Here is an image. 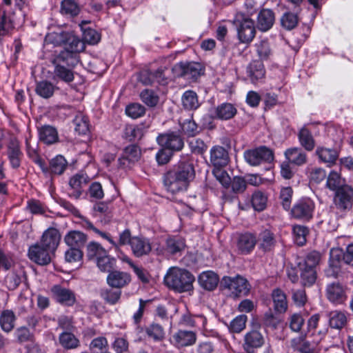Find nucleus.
Returning <instances> with one entry per match:
<instances>
[{
  "mask_svg": "<svg viewBox=\"0 0 353 353\" xmlns=\"http://www.w3.org/2000/svg\"><path fill=\"white\" fill-rule=\"evenodd\" d=\"M99 269L103 272H110L114 268L115 259L110 257L108 253L96 261Z\"/></svg>",
  "mask_w": 353,
  "mask_h": 353,
  "instance_id": "obj_55",
  "label": "nucleus"
},
{
  "mask_svg": "<svg viewBox=\"0 0 353 353\" xmlns=\"http://www.w3.org/2000/svg\"><path fill=\"white\" fill-rule=\"evenodd\" d=\"M300 145L307 151H312L315 147V141L311 132L306 128H302L298 133Z\"/></svg>",
  "mask_w": 353,
  "mask_h": 353,
  "instance_id": "obj_39",
  "label": "nucleus"
},
{
  "mask_svg": "<svg viewBox=\"0 0 353 353\" xmlns=\"http://www.w3.org/2000/svg\"><path fill=\"white\" fill-rule=\"evenodd\" d=\"M223 289L228 290L234 296H247L250 291V285L244 277L236 275L234 277L224 276L220 282Z\"/></svg>",
  "mask_w": 353,
  "mask_h": 353,
  "instance_id": "obj_5",
  "label": "nucleus"
},
{
  "mask_svg": "<svg viewBox=\"0 0 353 353\" xmlns=\"http://www.w3.org/2000/svg\"><path fill=\"white\" fill-rule=\"evenodd\" d=\"M142 101L150 107H154L159 102V97L152 90L145 89L140 94Z\"/></svg>",
  "mask_w": 353,
  "mask_h": 353,
  "instance_id": "obj_59",
  "label": "nucleus"
},
{
  "mask_svg": "<svg viewBox=\"0 0 353 353\" xmlns=\"http://www.w3.org/2000/svg\"><path fill=\"white\" fill-rule=\"evenodd\" d=\"M194 280V275L189 271L177 267L169 268L163 279L168 288L179 293L192 290Z\"/></svg>",
  "mask_w": 353,
  "mask_h": 353,
  "instance_id": "obj_2",
  "label": "nucleus"
},
{
  "mask_svg": "<svg viewBox=\"0 0 353 353\" xmlns=\"http://www.w3.org/2000/svg\"><path fill=\"white\" fill-rule=\"evenodd\" d=\"M7 156L11 167L13 169H18L21 165L23 153L17 141H10L8 145Z\"/></svg>",
  "mask_w": 353,
  "mask_h": 353,
  "instance_id": "obj_23",
  "label": "nucleus"
},
{
  "mask_svg": "<svg viewBox=\"0 0 353 353\" xmlns=\"http://www.w3.org/2000/svg\"><path fill=\"white\" fill-rule=\"evenodd\" d=\"M314 209L315 203L310 198H301L294 204L291 215L296 219L309 221L313 216Z\"/></svg>",
  "mask_w": 353,
  "mask_h": 353,
  "instance_id": "obj_6",
  "label": "nucleus"
},
{
  "mask_svg": "<svg viewBox=\"0 0 353 353\" xmlns=\"http://www.w3.org/2000/svg\"><path fill=\"white\" fill-rule=\"evenodd\" d=\"M79 63L78 57L67 51H61L54 59V74L62 81L70 83L74 79L71 69Z\"/></svg>",
  "mask_w": 353,
  "mask_h": 353,
  "instance_id": "obj_3",
  "label": "nucleus"
},
{
  "mask_svg": "<svg viewBox=\"0 0 353 353\" xmlns=\"http://www.w3.org/2000/svg\"><path fill=\"white\" fill-rule=\"evenodd\" d=\"M281 26L287 30L294 29L298 24L299 19L296 14L290 12H285L280 19Z\"/></svg>",
  "mask_w": 353,
  "mask_h": 353,
  "instance_id": "obj_54",
  "label": "nucleus"
},
{
  "mask_svg": "<svg viewBox=\"0 0 353 353\" xmlns=\"http://www.w3.org/2000/svg\"><path fill=\"white\" fill-rule=\"evenodd\" d=\"M264 343V339L261 332L252 330L244 336L243 350L247 353H256L255 350L261 347Z\"/></svg>",
  "mask_w": 353,
  "mask_h": 353,
  "instance_id": "obj_14",
  "label": "nucleus"
},
{
  "mask_svg": "<svg viewBox=\"0 0 353 353\" xmlns=\"http://www.w3.org/2000/svg\"><path fill=\"white\" fill-rule=\"evenodd\" d=\"M100 296L107 303L114 305L119 301L121 291L119 289H102L100 292Z\"/></svg>",
  "mask_w": 353,
  "mask_h": 353,
  "instance_id": "obj_50",
  "label": "nucleus"
},
{
  "mask_svg": "<svg viewBox=\"0 0 353 353\" xmlns=\"http://www.w3.org/2000/svg\"><path fill=\"white\" fill-rule=\"evenodd\" d=\"M274 310L276 313L283 314L288 310L287 297L281 289H274L272 292Z\"/></svg>",
  "mask_w": 353,
  "mask_h": 353,
  "instance_id": "obj_31",
  "label": "nucleus"
},
{
  "mask_svg": "<svg viewBox=\"0 0 353 353\" xmlns=\"http://www.w3.org/2000/svg\"><path fill=\"white\" fill-rule=\"evenodd\" d=\"M176 67L180 70L181 76L192 80H196L200 76L202 70L201 64L196 62L181 63Z\"/></svg>",
  "mask_w": 353,
  "mask_h": 353,
  "instance_id": "obj_24",
  "label": "nucleus"
},
{
  "mask_svg": "<svg viewBox=\"0 0 353 353\" xmlns=\"http://www.w3.org/2000/svg\"><path fill=\"white\" fill-rule=\"evenodd\" d=\"M285 156L288 162L298 166L306 163L307 161L306 153L301 148L296 147L288 149L285 152Z\"/></svg>",
  "mask_w": 353,
  "mask_h": 353,
  "instance_id": "obj_33",
  "label": "nucleus"
},
{
  "mask_svg": "<svg viewBox=\"0 0 353 353\" xmlns=\"http://www.w3.org/2000/svg\"><path fill=\"white\" fill-rule=\"evenodd\" d=\"M247 73L253 83L263 79L265 70L263 61L260 60L252 61L247 67Z\"/></svg>",
  "mask_w": 353,
  "mask_h": 353,
  "instance_id": "obj_27",
  "label": "nucleus"
},
{
  "mask_svg": "<svg viewBox=\"0 0 353 353\" xmlns=\"http://www.w3.org/2000/svg\"><path fill=\"white\" fill-rule=\"evenodd\" d=\"M90 177L86 173L79 172L73 175L69 181V186L72 192L69 193L70 197L79 199L82 193L83 188L90 182Z\"/></svg>",
  "mask_w": 353,
  "mask_h": 353,
  "instance_id": "obj_10",
  "label": "nucleus"
},
{
  "mask_svg": "<svg viewBox=\"0 0 353 353\" xmlns=\"http://www.w3.org/2000/svg\"><path fill=\"white\" fill-rule=\"evenodd\" d=\"M325 296L329 301L334 304H342L347 299L345 288L336 281L327 285Z\"/></svg>",
  "mask_w": 353,
  "mask_h": 353,
  "instance_id": "obj_9",
  "label": "nucleus"
},
{
  "mask_svg": "<svg viewBox=\"0 0 353 353\" xmlns=\"http://www.w3.org/2000/svg\"><path fill=\"white\" fill-rule=\"evenodd\" d=\"M106 281L109 286L120 290L130 283L131 276L128 272L112 270L109 272Z\"/></svg>",
  "mask_w": 353,
  "mask_h": 353,
  "instance_id": "obj_15",
  "label": "nucleus"
},
{
  "mask_svg": "<svg viewBox=\"0 0 353 353\" xmlns=\"http://www.w3.org/2000/svg\"><path fill=\"white\" fill-rule=\"evenodd\" d=\"M180 126L182 133L188 137H193L201 132V128L193 119L192 114L190 119L181 122Z\"/></svg>",
  "mask_w": 353,
  "mask_h": 353,
  "instance_id": "obj_40",
  "label": "nucleus"
},
{
  "mask_svg": "<svg viewBox=\"0 0 353 353\" xmlns=\"http://www.w3.org/2000/svg\"><path fill=\"white\" fill-rule=\"evenodd\" d=\"M68 32L61 31L59 32H53L48 34L46 37V40L54 44V46H61L67 42V37H68Z\"/></svg>",
  "mask_w": 353,
  "mask_h": 353,
  "instance_id": "obj_57",
  "label": "nucleus"
},
{
  "mask_svg": "<svg viewBox=\"0 0 353 353\" xmlns=\"http://www.w3.org/2000/svg\"><path fill=\"white\" fill-rule=\"evenodd\" d=\"M65 45L67 46V48L63 51L72 53L79 58L77 53L83 50V44L78 37L69 32Z\"/></svg>",
  "mask_w": 353,
  "mask_h": 353,
  "instance_id": "obj_48",
  "label": "nucleus"
},
{
  "mask_svg": "<svg viewBox=\"0 0 353 353\" xmlns=\"http://www.w3.org/2000/svg\"><path fill=\"white\" fill-rule=\"evenodd\" d=\"M321 259V254L317 251H312L298 263V267H304L316 270Z\"/></svg>",
  "mask_w": 353,
  "mask_h": 353,
  "instance_id": "obj_41",
  "label": "nucleus"
},
{
  "mask_svg": "<svg viewBox=\"0 0 353 353\" xmlns=\"http://www.w3.org/2000/svg\"><path fill=\"white\" fill-rule=\"evenodd\" d=\"M185 247V241L181 238L170 237L166 240L165 250L171 254L181 252Z\"/></svg>",
  "mask_w": 353,
  "mask_h": 353,
  "instance_id": "obj_43",
  "label": "nucleus"
},
{
  "mask_svg": "<svg viewBox=\"0 0 353 353\" xmlns=\"http://www.w3.org/2000/svg\"><path fill=\"white\" fill-rule=\"evenodd\" d=\"M334 202L340 210L350 209L353 204V188L348 185L334 192Z\"/></svg>",
  "mask_w": 353,
  "mask_h": 353,
  "instance_id": "obj_12",
  "label": "nucleus"
},
{
  "mask_svg": "<svg viewBox=\"0 0 353 353\" xmlns=\"http://www.w3.org/2000/svg\"><path fill=\"white\" fill-rule=\"evenodd\" d=\"M199 285L203 289L212 291L218 285L219 282V276L213 271H204L198 277Z\"/></svg>",
  "mask_w": 353,
  "mask_h": 353,
  "instance_id": "obj_26",
  "label": "nucleus"
},
{
  "mask_svg": "<svg viewBox=\"0 0 353 353\" xmlns=\"http://www.w3.org/2000/svg\"><path fill=\"white\" fill-rule=\"evenodd\" d=\"M17 317L13 311L10 310H3L0 315V326L1 330L10 333L15 326Z\"/></svg>",
  "mask_w": 353,
  "mask_h": 353,
  "instance_id": "obj_37",
  "label": "nucleus"
},
{
  "mask_svg": "<svg viewBox=\"0 0 353 353\" xmlns=\"http://www.w3.org/2000/svg\"><path fill=\"white\" fill-rule=\"evenodd\" d=\"M145 332L149 338L154 341H161L165 338V331L163 327L156 323H152L145 328Z\"/></svg>",
  "mask_w": 353,
  "mask_h": 353,
  "instance_id": "obj_44",
  "label": "nucleus"
},
{
  "mask_svg": "<svg viewBox=\"0 0 353 353\" xmlns=\"http://www.w3.org/2000/svg\"><path fill=\"white\" fill-rule=\"evenodd\" d=\"M245 161L252 166H257L263 162L270 163L274 159L273 152L265 146H261L244 152Z\"/></svg>",
  "mask_w": 353,
  "mask_h": 353,
  "instance_id": "obj_7",
  "label": "nucleus"
},
{
  "mask_svg": "<svg viewBox=\"0 0 353 353\" xmlns=\"http://www.w3.org/2000/svg\"><path fill=\"white\" fill-rule=\"evenodd\" d=\"M105 253L106 250L98 243L91 242L87 246V256L90 260L96 261Z\"/></svg>",
  "mask_w": 353,
  "mask_h": 353,
  "instance_id": "obj_51",
  "label": "nucleus"
},
{
  "mask_svg": "<svg viewBox=\"0 0 353 353\" xmlns=\"http://www.w3.org/2000/svg\"><path fill=\"white\" fill-rule=\"evenodd\" d=\"M301 272V283L304 287L312 286L316 280V270L312 268L298 267Z\"/></svg>",
  "mask_w": 353,
  "mask_h": 353,
  "instance_id": "obj_45",
  "label": "nucleus"
},
{
  "mask_svg": "<svg viewBox=\"0 0 353 353\" xmlns=\"http://www.w3.org/2000/svg\"><path fill=\"white\" fill-rule=\"evenodd\" d=\"M196 340V336L194 332L179 330L172 335L171 342L174 346L180 348L194 344Z\"/></svg>",
  "mask_w": 353,
  "mask_h": 353,
  "instance_id": "obj_19",
  "label": "nucleus"
},
{
  "mask_svg": "<svg viewBox=\"0 0 353 353\" xmlns=\"http://www.w3.org/2000/svg\"><path fill=\"white\" fill-rule=\"evenodd\" d=\"M239 39L242 43H250L255 37L256 28L252 19L243 13H237L234 19Z\"/></svg>",
  "mask_w": 353,
  "mask_h": 353,
  "instance_id": "obj_4",
  "label": "nucleus"
},
{
  "mask_svg": "<svg viewBox=\"0 0 353 353\" xmlns=\"http://www.w3.org/2000/svg\"><path fill=\"white\" fill-rule=\"evenodd\" d=\"M80 11L78 4L73 0H63L61 6L62 14L72 17L77 16Z\"/></svg>",
  "mask_w": 353,
  "mask_h": 353,
  "instance_id": "obj_56",
  "label": "nucleus"
},
{
  "mask_svg": "<svg viewBox=\"0 0 353 353\" xmlns=\"http://www.w3.org/2000/svg\"><path fill=\"white\" fill-rule=\"evenodd\" d=\"M254 47V51L260 61H268L273 55V50L268 39L267 38L257 41Z\"/></svg>",
  "mask_w": 353,
  "mask_h": 353,
  "instance_id": "obj_29",
  "label": "nucleus"
},
{
  "mask_svg": "<svg viewBox=\"0 0 353 353\" xmlns=\"http://www.w3.org/2000/svg\"><path fill=\"white\" fill-rule=\"evenodd\" d=\"M347 185L345 180L341 177L340 174L335 171L330 172L327 176L325 187L334 192Z\"/></svg>",
  "mask_w": 353,
  "mask_h": 353,
  "instance_id": "obj_36",
  "label": "nucleus"
},
{
  "mask_svg": "<svg viewBox=\"0 0 353 353\" xmlns=\"http://www.w3.org/2000/svg\"><path fill=\"white\" fill-rule=\"evenodd\" d=\"M132 252L136 257L148 255L152 250L150 239L143 236H133L130 245Z\"/></svg>",
  "mask_w": 353,
  "mask_h": 353,
  "instance_id": "obj_16",
  "label": "nucleus"
},
{
  "mask_svg": "<svg viewBox=\"0 0 353 353\" xmlns=\"http://www.w3.org/2000/svg\"><path fill=\"white\" fill-rule=\"evenodd\" d=\"M210 160L215 168L225 167L229 162L228 152L223 147L214 145L210 150Z\"/></svg>",
  "mask_w": 353,
  "mask_h": 353,
  "instance_id": "obj_20",
  "label": "nucleus"
},
{
  "mask_svg": "<svg viewBox=\"0 0 353 353\" xmlns=\"http://www.w3.org/2000/svg\"><path fill=\"white\" fill-rule=\"evenodd\" d=\"M257 243L259 250L268 252L274 250L276 240L274 234L270 230L265 229L259 234Z\"/></svg>",
  "mask_w": 353,
  "mask_h": 353,
  "instance_id": "obj_18",
  "label": "nucleus"
},
{
  "mask_svg": "<svg viewBox=\"0 0 353 353\" xmlns=\"http://www.w3.org/2000/svg\"><path fill=\"white\" fill-rule=\"evenodd\" d=\"M194 176L193 163L187 160L180 161L164 174L163 185L168 192L176 194L185 190Z\"/></svg>",
  "mask_w": 353,
  "mask_h": 353,
  "instance_id": "obj_1",
  "label": "nucleus"
},
{
  "mask_svg": "<svg viewBox=\"0 0 353 353\" xmlns=\"http://www.w3.org/2000/svg\"><path fill=\"white\" fill-rule=\"evenodd\" d=\"M55 86L50 81H41L37 83L35 92L42 98H50L54 92Z\"/></svg>",
  "mask_w": 353,
  "mask_h": 353,
  "instance_id": "obj_42",
  "label": "nucleus"
},
{
  "mask_svg": "<svg viewBox=\"0 0 353 353\" xmlns=\"http://www.w3.org/2000/svg\"><path fill=\"white\" fill-rule=\"evenodd\" d=\"M329 323L331 327L339 330L345 325L347 317L345 314L341 311H332L329 314Z\"/></svg>",
  "mask_w": 353,
  "mask_h": 353,
  "instance_id": "obj_46",
  "label": "nucleus"
},
{
  "mask_svg": "<svg viewBox=\"0 0 353 353\" xmlns=\"http://www.w3.org/2000/svg\"><path fill=\"white\" fill-rule=\"evenodd\" d=\"M247 319V316L244 314L236 316L230 322L229 327L230 331L235 333L241 332L245 327Z\"/></svg>",
  "mask_w": 353,
  "mask_h": 353,
  "instance_id": "obj_62",
  "label": "nucleus"
},
{
  "mask_svg": "<svg viewBox=\"0 0 353 353\" xmlns=\"http://www.w3.org/2000/svg\"><path fill=\"white\" fill-rule=\"evenodd\" d=\"M88 194L90 199L100 200L104 196V192L99 182L91 183L88 189Z\"/></svg>",
  "mask_w": 353,
  "mask_h": 353,
  "instance_id": "obj_64",
  "label": "nucleus"
},
{
  "mask_svg": "<svg viewBox=\"0 0 353 353\" xmlns=\"http://www.w3.org/2000/svg\"><path fill=\"white\" fill-rule=\"evenodd\" d=\"M53 252L41 244H35L30 247L28 256L30 259L39 265H46L51 261Z\"/></svg>",
  "mask_w": 353,
  "mask_h": 353,
  "instance_id": "obj_13",
  "label": "nucleus"
},
{
  "mask_svg": "<svg viewBox=\"0 0 353 353\" xmlns=\"http://www.w3.org/2000/svg\"><path fill=\"white\" fill-rule=\"evenodd\" d=\"M292 232L295 243L298 245H303L306 242V236L309 233L308 228L304 225H295L293 226Z\"/></svg>",
  "mask_w": 353,
  "mask_h": 353,
  "instance_id": "obj_52",
  "label": "nucleus"
},
{
  "mask_svg": "<svg viewBox=\"0 0 353 353\" xmlns=\"http://www.w3.org/2000/svg\"><path fill=\"white\" fill-rule=\"evenodd\" d=\"M68 162L61 155H57L50 162V174H62L67 168Z\"/></svg>",
  "mask_w": 353,
  "mask_h": 353,
  "instance_id": "obj_47",
  "label": "nucleus"
},
{
  "mask_svg": "<svg viewBox=\"0 0 353 353\" xmlns=\"http://www.w3.org/2000/svg\"><path fill=\"white\" fill-rule=\"evenodd\" d=\"M182 105L188 110H196L200 106L198 96L193 90L185 91L181 97Z\"/></svg>",
  "mask_w": 353,
  "mask_h": 353,
  "instance_id": "obj_38",
  "label": "nucleus"
},
{
  "mask_svg": "<svg viewBox=\"0 0 353 353\" xmlns=\"http://www.w3.org/2000/svg\"><path fill=\"white\" fill-rule=\"evenodd\" d=\"M14 337L17 341L20 343L27 342H33L34 340V335L33 332L26 326H20L14 331Z\"/></svg>",
  "mask_w": 353,
  "mask_h": 353,
  "instance_id": "obj_49",
  "label": "nucleus"
},
{
  "mask_svg": "<svg viewBox=\"0 0 353 353\" xmlns=\"http://www.w3.org/2000/svg\"><path fill=\"white\" fill-rule=\"evenodd\" d=\"M39 139L47 145H51L58 141V132L52 125H45L39 128Z\"/></svg>",
  "mask_w": 353,
  "mask_h": 353,
  "instance_id": "obj_34",
  "label": "nucleus"
},
{
  "mask_svg": "<svg viewBox=\"0 0 353 353\" xmlns=\"http://www.w3.org/2000/svg\"><path fill=\"white\" fill-rule=\"evenodd\" d=\"M141 155L140 148L134 144L130 145L123 149L121 157L119 159L120 164L125 166L127 162L129 163H134L137 162Z\"/></svg>",
  "mask_w": 353,
  "mask_h": 353,
  "instance_id": "obj_25",
  "label": "nucleus"
},
{
  "mask_svg": "<svg viewBox=\"0 0 353 353\" xmlns=\"http://www.w3.org/2000/svg\"><path fill=\"white\" fill-rule=\"evenodd\" d=\"M145 112V108L139 103L130 104L125 108L126 114L132 119L139 118L142 117Z\"/></svg>",
  "mask_w": 353,
  "mask_h": 353,
  "instance_id": "obj_61",
  "label": "nucleus"
},
{
  "mask_svg": "<svg viewBox=\"0 0 353 353\" xmlns=\"http://www.w3.org/2000/svg\"><path fill=\"white\" fill-rule=\"evenodd\" d=\"M274 22L275 14L273 10L263 8L257 15L256 28L261 32H267L272 28Z\"/></svg>",
  "mask_w": 353,
  "mask_h": 353,
  "instance_id": "obj_17",
  "label": "nucleus"
},
{
  "mask_svg": "<svg viewBox=\"0 0 353 353\" xmlns=\"http://www.w3.org/2000/svg\"><path fill=\"white\" fill-rule=\"evenodd\" d=\"M74 130L79 134H86L89 132L88 118L82 114H78L73 120Z\"/></svg>",
  "mask_w": 353,
  "mask_h": 353,
  "instance_id": "obj_53",
  "label": "nucleus"
},
{
  "mask_svg": "<svg viewBox=\"0 0 353 353\" xmlns=\"http://www.w3.org/2000/svg\"><path fill=\"white\" fill-rule=\"evenodd\" d=\"M52 292L55 299L62 305L72 306L76 301L74 294L69 289L55 285L52 288Z\"/></svg>",
  "mask_w": 353,
  "mask_h": 353,
  "instance_id": "obj_21",
  "label": "nucleus"
},
{
  "mask_svg": "<svg viewBox=\"0 0 353 353\" xmlns=\"http://www.w3.org/2000/svg\"><path fill=\"white\" fill-rule=\"evenodd\" d=\"M60 345L65 350H74L80 347L79 339L73 332H61L58 337Z\"/></svg>",
  "mask_w": 353,
  "mask_h": 353,
  "instance_id": "obj_30",
  "label": "nucleus"
},
{
  "mask_svg": "<svg viewBox=\"0 0 353 353\" xmlns=\"http://www.w3.org/2000/svg\"><path fill=\"white\" fill-rule=\"evenodd\" d=\"M61 236L57 229L50 228L46 230L43 234L41 244L52 252L57 249Z\"/></svg>",
  "mask_w": 353,
  "mask_h": 353,
  "instance_id": "obj_22",
  "label": "nucleus"
},
{
  "mask_svg": "<svg viewBox=\"0 0 353 353\" xmlns=\"http://www.w3.org/2000/svg\"><path fill=\"white\" fill-rule=\"evenodd\" d=\"M87 235L79 230H71L64 236V242L70 248H81L87 241Z\"/></svg>",
  "mask_w": 353,
  "mask_h": 353,
  "instance_id": "obj_28",
  "label": "nucleus"
},
{
  "mask_svg": "<svg viewBox=\"0 0 353 353\" xmlns=\"http://www.w3.org/2000/svg\"><path fill=\"white\" fill-rule=\"evenodd\" d=\"M157 143L170 151H180L184 146L182 137L176 132H172L160 134L157 138Z\"/></svg>",
  "mask_w": 353,
  "mask_h": 353,
  "instance_id": "obj_8",
  "label": "nucleus"
},
{
  "mask_svg": "<svg viewBox=\"0 0 353 353\" xmlns=\"http://www.w3.org/2000/svg\"><path fill=\"white\" fill-rule=\"evenodd\" d=\"M236 112V108L232 103H223L215 108L214 117L220 120H229L233 118Z\"/></svg>",
  "mask_w": 353,
  "mask_h": 353,
  "instance_id": "obj_35",
  "label": "nucleus"
},
{
  "mask_svg": "<svg viewBox=\"0 0 353 353\" xmlns=\"http://www.w3.org/2000/svg\"><path fill=\"white\" fill-rule=\"evenodd\" d=\"M256 243V235L247 232L239 235L236 241V248L239 254L247 255L254 250Z\"/></svg>",
  "mask_w": 353,
  "mask_h": 353,
  "instance_id": "obj_11",
  "label": "nucleus"
},
{
  "mask_svg": "<svg viewBox=\"0 0 353 353\" xmlns=\"http://www.w3.org/2000/svg\"><path fill=\"white\" fill-rule=\"evenodd\" d=\"M14 28L12 21L4 12L0 17V40Z\"/></svg>",
  "mask_w": 353,
  "mask_h": 353,
  "instance_id": "obj_60",
  "label": "nucleus"
},
{
  "mask_svg": "<svg viewBox=\"0 0 353 353\" xmlns=\"http://www.w3.org/2000/svg\"><path fill=\"white\" fill-rule=\"evenodd\" d=\"M267 196L260 191L255 192L252 194V205L256 211H262L266 207Z\"/></svg>",
  "mask_w": 353,
  "mask_h": 353,
  "instance_id": "obj_58",
  "label": "nucleus"
},
{
  "mask_svg": "<svg viewBox=\"0 0 353 353\" xmlns=\"http://www.w3.org/2000/svg\"><path fill=\"white\" fill-rule=\"evenodd\" d=\"M320 161L329 165L334 164L339 158V152L336 149L318 147L315 151Z\"/></svg>",
  "mask_w": 353,
  "mask_h": 353,
  "instance_id": "obj_32",
  "label": "nucleus"
},
{
  "mask_svg": "<svg viewBox=\"0 0 353 353\" xmlns=\"http://www.w3.org/2000/svg\"><path fill=\"white\" fill-rule=\"evenodd\" d=\"M230 185L233 192L236 194L243 193L247 188L245 178L239 176H234Z\"/></svg>",
  "mask_w": 353,
  "mask_h": 353,
  "instance_id": "obj_63",
  "label": "nucleus"
}]
</instances>
